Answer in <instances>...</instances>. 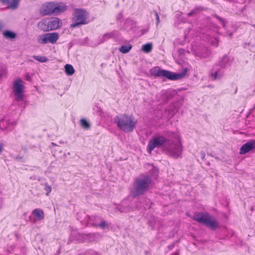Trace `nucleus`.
Wrapping results in <instances>:
<instances>
[{
	"label": "nucleus",
	"instance_id": "obj_1",
	"mask_svg": "<svg viewBox=\"0 0 255 255\" xmlns=\"http://www.w3.org/2000/svg\"><path fill=\"white\" fill-rule=\"evenodd\" d=\"M163 152L166 155L174 158H178L181 156L183 151V146L180 135L174 133L172 139H168L167 142L162 147Z\"/></svg>",
	"mask_w": 255,
	"mask_h": 255
},
{
	"label": "nucleus",
	"instance_id": "obj_2",
	"mask_svg": "<svg viewBox=\"0 0 255 255\" xmlns=\"http://www.w3.org/2000/svg\"><path fill=\"white\" fill-rule=\"evenodd\" d=\"M151 186V177L147 175H141L135 179L131 190V193L134 197L143 195Z\"/></svg>",
	"mask_w": 255,
	"mask_h": 255
},
{
	"label": "nucleus",
	"instance_id": "obj_3",
	"mask_svg": "<svg viewBox=\"0 0 255 255\" xmlns=\"http://www.w3.org/2000/svg\"><path fill=\"white\" fill-rule=\"evenodd\" d=\"M114 122L121 130L125 132L132 131L136 124V120L132 116L127 114L117 116L114 118Z\"/></svg>",
	"mask_w": 255,
	"mask_h": 255
},
{
	"label": "nucleus",
	"instance_id": "obj_4",
	"mask_svg": "<svg viewBox=\"0 0 255 255\" xmlns=\"http://www.w3.org/2000/svg\"><path fill=\"white\" fill-rule=\"evenodd\" d=\"M191 218L213 230H215L219 227L218 222L214 217L210 216L208 213L196 212Z\"/></svg>",
	"mask_w": 255,
	"mask_h": 255
},
{
	"label": "nucleus",
	"instance_id": "obj_5",
	"mask_svg": "<svg viewBox=\"0 0 255 255\" xmlns=\"http://www.w3.org/2000/svg\"><path fill=\"white\" fill-rule=\"evenodd\" d=\"M188 69L185 68L180 73H175L167 70L161 69L159 67H155L150 70V74L155 77H163L169 80H175L180 79L185 76Z\"/></svg>",
	"mask_w": 255,
	"mask_h": 255
},
{
	"label": "nucleus",
	"instance_id": "obj_6",
	"mask_svg": "<svg viewBox=\"0 0 255 255\" xmlns=\"http://www.w3.org/2000/svg\"><path fill=\"white\" fill-rule=\"evenodd\" d=\"M66 9L67 6L63 3L49 2L42 4L40 9V12L44 15L52 13L57 14L61 12L65 11Z\"/></svg>",
	"mask_w": 255,
	"mask_h": 255
},
{
	"label": "nucleus",
	"instance_id": "obj_7",
	"mask_svg": "<svg viewBox=\"0 0 255 255\" xmlns=\"http://www.w3.org/2000/svg\"><path fill=\"white\" fill-rule=\"evenodd\" d=\"M62 24L61 20L57 17L44 19L38 23V27L44 31L53 30L59 28Z\"/></svg>",
	"mask_w": 255,
	"mask_h": 255
},
{
	"label": "nucleus",
	"instance_id": "obj_8",
	"mask_svg": "<svg viewBox=\"0 0 255 255\" xmlns=\"http://www.w3.org/2000/svg\"><path fill=\"white\" fill-rule=\"evenodd\" d=\"M88 12L82 9H76L74 13L73 23L71 27L75 28L80 25L85 24L87 23Z\"/></svg>",
	"mask_w": 255,
	"mask_h": 255
},
{
	"label": "nucleus",
	"instance_id": "obj_9",
	"mask_svg": "<svg viewBox=\"0 0 255 255\" xmlns=\"http://www.w3.org/2000/svg\"><path fill=\"white\" fill-rule=\"evenodd\" d=\"M24 88V82L21 79L18 78L13 81L12 91L15 100L17 101H22L23 100Z\"/></svg>",
	"mask_w": 255,
	"mask_h": 255
},
{
	"label": "nucleus",
	"instance_id": "obj_10",
	"mask_svg": "<svg viewBox=\"0 0 255 255\" xmlns=\"http://www.w3.org/2000/svg\"><path fill=\"white\" fill-rule=\"evenodd\" d=\"M219 28L217 26H214L213 29L207 28L206 30L202 29L200 32L205 35L206 38L210 43L211 45L215 47L218 45V39L217 37V33Z\"/></svg>",
	"mask_w": 255,
	"mask_h": 255
},
{
	"label": "nucleus",
	"instance_id": "obj_11",
	"mask_svg": "<svg viewBox=\"0 0 255 255\" xmlns=\"http://www.w3.org/2000/svg\"><path fill=\"white\" fill-rule=\"evenodd\" d=\"M168 139L162 135H157L153 137L148 142L147 149L148 153H151L155 148L163 147L167 142Z\"/></svg>",
	"mask_w": 255,
	"mask_h": 255
},
{
	"label": "nucleus",
	"instance_id": "obj_12",
	"mask_svg": "<svg viewBox=\"0 0 255 255\" xmlns=\"http://www.w3.org/2000/svg\"><path fill=\"white\" fill-rule=\"evenodd\" d=\"M78 220H79L82 224L87 226H95L93 224L94 222L99 223L101 218L97 216H89L86 215L85 213H79L77 215Z\"/></svg>",
	"mask_w": 255,
	"mask_h": 255
},
{
	"label": "nucleus",
	"instance_id": "obj_13",
	"mask_svg": "<svg viewBox=\"0 0 255 255\" xmlns=\"http://www.w3.org/2000/svg\"><path fill=\"white\" fill-rule=\"evenodd\" d=\"M59 38V35L57 33H49L40 35L37 38L38 43L41 44L51 43H55Z\"/></svg>",
	"mask_w": 255,
	"mask_h": 255
},
{
	"label": "nucleus",
	"instance_id": "obj_14",
	"mask_svg": "<svg viewBox=\"0 0 255 255\" xmlns=\"http://www.w3.org/2000/svg\"><path fill=\"white\" fill-rule=\"evenodd\" d=\"M225 70L215 64L210 72L209 76L213 80H218L223 78Z\"/></svg>",
	"mask_w": 255,
	"mask_h": 255
},
{
	"label": "nucleus",
	"instance_id": "obj_15",
	"mask_svg": "<svg viewBox=\"0 0 255 255\" xmlns=\"http://www.w3.org/2000/svg\"><path fill=\"white\" fill-rule=\"evenodd\" d=\"M233 62V58L227 55L223 56L217 63V65L220 67L225 69L231 66Z\"/></svg>",
	"mask_w": 255,
	"mask_h": 255
},
{
	"label": "nucleus",
	"instance_id": "obj_16",
	"mask_svg": "<svg viewBox=\"0 0 255 255\" xmlns=\"http://www.w3.org/2000/svg\"><path fill=\"white\" fill-rule=\"evenodd\" d=\"M32 217L30 218V221L32 223H35L37 221H41L44 218V213L40 208H36L32 212Z\"/></svg>",
	"mask_w": 255,
	"mask_h": 255
},
{
	"label": "nucleus",
	"instance_id": "obj_17",
	"mask_svg": "<svg viewBox=\"0 0 255 255\" xmlns=\"http://www.w3.org/2000/svg\"><path fill=\"white\" fill-rule=\"evenodd\" d=\"M120 35L119 32L117 30H114L112 32L105 33L101 38H99L98 44L103 43L111 38L117 39L119 38Z\"/></svg>",
	"mask_w": 255,
	"mask_h": 255
},
{
	"label": "nucleus",
	"instance_id": "obj_18",
	"mask_svg": "<svg viewBox=\"0 0 255 255\" xmlns=\"http://www.w3.org/2000/svg\"><path fill=\"white\" fill-rule=\"evenodd\" d=\"M254 149H255V140H251L241 146L240 153L244 154Z\"/></svg>",
	"mask_w": 255,
	"mask_h": 255
},
{
	"label": "nucleus",
	"instance_id": "obj_19",
	"mask_svg": "<svg viewBox=\"0 0 255 255\" xmlns=\"http://www.w3.org/2000/svg\"><path fill=\"white\" fill-rule=\"evenodd\" d=\"M20 0H0V1L8 8L16 9L19 4Z\"/></svg>",
	"mask_w": 255,
	"mask_h": 255
},
{
	"label": "nucleus",
	"instance_id": "obj_20",
	"mask_svg": "<svg viewBox=\"0 0 255 255\" xmlns=\"http://www.w3.org/2000/svg\"><path fill=\"white\" fill-rule=\"evenodd\" d=\"M11 125L12 122L6 117H4L0 121V128L3 130L8 129Z\"/></svg>",
	"mask_w": 255,
	"mask_h": 255
},
{
	"label": "nucleus",
	"instance_id": "obj_21",
	"mask_svg": "<svg viewBox=\"0 0 255 255\" xmlns=\"http://www.w3.org/2000/svg\"><path fill=\"white\" fill-rule=\"evenodd\" d=\"M93 224L95 225L96 227H99L103 230L109 229L110 227V224L106 221L101 219V221L99 223L97 222H93Z\"/></svg>",
	"mask_w": 255,
	"mask_h": 255
},
{
	"label": "nucleus",
	"instance_id": "obj_22",
	"mask_svg": "<svg viewBox=\"0 0 255 255\" xmlns=\"http://www.w3.org/2000/svg\"><path fill=\"white\" fill-rule=\"evenodd\" d=\"M179 107L178 103H172L170 105L167 110L170 112V117H172L176 112H178Z\"/></svg>",
	"mask_w": 255,
	"mask_h": 255
},
{
	"label": "nucleus",
	"instance_id": "obj_23",
	"mask_svg": "<svg viewBox=\"0 0 255 255\" xmlns=\"http://www.w3.org/2000/svg\"><path fill=\"white\" fill-rule=\"evenodd\" d=\"M135 23L134 21L128 19L126 20L125 25H124V29L126 30H129L133 28V27L135 26Z\"/></svg>",
	"mask_w": 255,
	"mask_h": 255
},
{
	"label": "nucleus",
	"instance_id": "obj_24",
	"mask_svg": "<svg viewBox=\"0 0 255 255\" xmlns=\"http://www.w3.org/2000/svg\"><path fill=\"white\" fill-rule=\"evenodd\" d=\"M7 73V68L5 65L0 63V81L3 77H6Z\"/></svg>",
	"mask_w": 255,
	"mask_h": 255
},
{
	"label": "nucleus",
	"instance_id": "obj_25",
	"mask_svg": "<svg viewBox=\"0 0 255 255\" xmlns=\"http://www.w3.org/2000/svg\"><path fill=\"white\" fill-rule=\"evenodd\" d=\"M203 51H195V55L197 56H198L201 58H206L208 56V55L209 54V52L208 50V49L206 47H204L202 49Z\"/></svg>",
	"mask_w": 255,
	"mask_h": 255
},
{
	"label": "nucleus",
	"instance_id": "obj_26",
	"mask_svg": "<svg viewBox=\"0 0 255 255\" xmlns=\"http://www.w3.org/2000/svg\"><path fill=\"white\" fill-rule=\"evenodd\" d=\"M160 95L162 96V101L163 102L168 101L171 97V93L169 91H162Z\"/></svg>",
	"mask_w": 255,
	"mask_h": 255
},
{
	"label": "nucleus",
	"instance_id": "obj_27",
	"mask_svg": "<svg viewBox=\"0 0 255 255\" xmlns=\"http://www.w3.org/2000/svg\"><path fill=\"white\" fill-rule=\"evenodd\" d=\"M65 72L67 75L71 76L74 73L75 70L71 65L67 64L65 66Z\"/></svg>",
	"mask_w": 255,
	"mask_h": 255
},
{
	"label": "nucleus",
	"instance_id": "obj_28",
	"mask_svg": "<svg viewBox=\"0 0 255 255\" xmlns=\"http://www.w3.org/2000/svg\"><path fill=\"white\" fill-rule=\"evenodd\" d=\"M3 35L5 38L7 39H13L15 38L16 34L9 30H5L3 32Z\"/></svg>",
	"mask_w": 255,
	"mask_h": 255
},
{
	"label": "nucleus",
	"instance_id": "obj_29",
	"mask_svg": "<svg viewBox=\"0 0 255 255\" xmlns=\"http://www.w3.org/2000/svg\"><path fill=\"white\" fill-rule=\"evenodd\" d=\"M84 236V238L85 239H88L90 242L96 240L98 237H100V236L99 234H89L85 235Z\"/></svg>",
	"mask_w": 255,
	"mask_h": 255
},
{
	"label": "nucleus",
	"instance_id": "obj_30",
	"mask_svg": "<svg viewBox=\"0 0 255 255\" xmlns=\"http://www.w3.org/2000/svg\"><path fill=\"white\" fill-rule=\"evenodd\" d=\"M132 48V45L131 44H128L127 45H123L121 47V48L119 49V50L122 53H127Z\"/></svg>",
	"mask_w": 255,
	"mask_h": 255
},
{
	"label": "nucleus",
	"instance_id": "obj_31",
	"mask_svg": "<svg viewBox=\"0 0 255 255\" xmlns=\"http://www.w3.org/2000/svg\"><path fill=\"white\" fill-rule=\"evenodd\" d=\"M81 126L85 129H88L90 128V124L85 119H82L80 120Z\"/></svg>",
	"mask_w": 255,
	"mask_h": 255
},
{
	"label": "nucleus",
	"instance_id": "obj_32",
	"mask_svg": "<svg viewBox=\"0 0 255 255\" xmlns=\"http://www.w3.org/2000/svg\"><path fill=\"white\" fill-rule=\"evenodd\" d=\"M152 48V45L150 43L144 44L142 46V50L145 53L150 52Z\"/></svg>",
	"mask_w": 255,
	"mask_h": 255
},
{
	"label": "nucleus",
	"instance_id": "obj_33",
	"mask_svg": "<svg viewBox=\"0 0 255 255\" xmlns=\"http://www.w3.org/2000/svg\"><path fill=\"white\" fill-rule=\"evenodd\" d=\"M43 186L44 187V190L46 192V195L48 196L52 190L51 186L49 185L47 183H44Z\"/></svg>",
	"mask_w": 255,
	"mask_h": 255
},
{
	"label": "nucleus",
	"instance_id": "obj_34",
	"mask_svg": "<svg viewBox=\"0 0 255 255\" xmlns=\"http://www.w3.org/2000/svg\"><path fill=\"white\" fill-rule=\"evenodd\" d=\"M33 58L41 62H45L47 61V58L45 56H33Z\"/></svg>",
	"mask_w": 255,
	"mask_h": 255
},
{
	"label": "nucleus",
	"instance_id": "obj_35",
	"mask_svg": "<svg viewBox=\"0 0 255 255\" xmlns=\"http://www.w3.org/2000/svg\"><path fill=\"white\" fill-rule=\"evenodd\" d=\"M84 255H100L98 252L92 250H89L87 251L84 254Z\"/></svg>",
	"mask_w": 255,
	"mask_h": 255
},
{
	"label": "nucleus",
	"instance_id": "obj_36",
	"mask_svg": "<svg viewBox=\"0 0 255 255\" xmlns=\"http://www.w3.org/2000/svg\"><path fill=\"white\" fill-rule=\"evenodd\" d=\"M215 17L221 22L223 27L225 26V21L222 17L218 15H216Z\"/></svg>",
	"mask_w": 255,
	"mask_h": 255
},
{
	"label": "nucleus",
	"instance_id": "obj_37",
	"mask_svg": "<svg viewBox=\"0 0 255 255\" xmlns=\"http://www.w3.org/2000/svg\"><path fill=\"white\" fill-rule=\"evenodd\" d=\"M154 14H155V15L156 16V26H157L159 23V15L157 13V12L155 11H153Z\"/></svg>",
	"mask_w": 255,
	"mask_h": 255
},
{
	"label": "nucleus",
	"instance_id": "obj_38",
	"mask_svg": "<svg viewBox=\"0 0 255 255\" xmlns=\"http://www.w3.org/2000/svg\"><path fill=\"white\" fill-rule=\"evenodd\" d=\"M196 11H197L196 10L194 9V10H193L191 11L190 12H189L187 14V15H188V16H192V15H193V14H195V13H196Z\"/></svg>",
	"mask_w": 255,
	"mask_h": 255
},
{
	"label": "nucleus",
	"instance_id": "obj_39",
	"mask_svg": "<svg viewBox=\"0 0 255 255\" xmlns=\"http://www.w3.org/2000/svg\"><path fill=\"white\" fill-rule=\"evenodd\" d=\"M4 24L1 21H0V32L3 28H4Z\"/></svg>",
	"mask_w": 255,
	"mask_h": 255
},
{
	"label": "nucleus",
	"instance_id": "obj_40",
	"mask_svg": "<svg viewBox=\"0 0 255 255\" xmlns=\"http://www.w3.org/2000/svg\"><path fill=\"white\" fill-rule=\"evenodd\" d=\"M25 78L27 81H30L31 80V77L28 73L25 75Z\"/></svg>",
	"mask_w": 255,
	"mask_h": 255
},
{
	"label": "nucleus",
	"instance_id": "obj_41",
	"mask_svg": "<svg viewBox=\"0 0 255 255\" xmlns=\"http://www.w3.org/2000/svg\"><path fill=\"white\" fill-rule=\"evenodd\" d=\"M149 30V28H147L146 29H142L141 30V32H142V34H144V33H146Z\"/></svg>",
	"mask_w": 255,
	"mask_h": 255
},
{
	"label": "nucleus",
	"instance_id": "obj_42",
	"mask_svg": "<svg viewBox=\"0 0 255 255\" xmlns=\"http://www.w3.org/2000/svg\"><path fill=\"white\" fill-rule=\"evenodd\" d=\"M123 16V13L122 12H120L117 16V19H121Z\"/></svg>",
	"mask_w": 255,
	"mask_h": 255
},
{
	"label": "nucleus",
	"instance_id": "obj_43",
	"mask_svg": "<svg viewBox=\"0 0 255 255\" xmlns=\"http://www.w3.org/2000/svg\"><path fill=\"white\" fill-rule=\"evenodd\" d=\"M200 154H201V156L202 158L204 159L205 156V153L203 151H202V152H201Z\"/></svg>",
	"mask_w": 255,
	"mask_h": 255
},
{
	"label": "nucleus",
	"instance_id": "obj_44",
	"mask_svg": "<svg viewBox=\"0 0 255 255\" xmlns=\"http://www.w3.org/2000/svg\"><path fill=\"white\" fill-rule=\"evenodd\" d=\"M2 149H3V147H2V146L0 145V154H1L2 151Z\"/></svg>",
	"mask_w": 255,
	"mask_h": 255
},
{
	"label": "nucleus",
	"instance_id": "obj_45",
	"mask_svg": "<svg viewBox=\"0 0 255 255\" xmlns=\"http://www.w3.org/2000/svg\"><path fill=\"white\" fill-rule=\"evenodd\" d=\"M174 247V245H171V246H169V248L170 250L172 249V248Z\"/></svg>",
	"mask_w": 255,
	"mask_h": 255
},
{
	"label": "nucleus",
	"instance_id": "obj_46",
	"mask_svg": "<svg viewBox=\"0 0 255 255\" xmlns=\"http://www.w3.org/2000/svg\"><path fill=\"white\" fill-rule=\"evenodd\" d=\"M172 255H179V254L177 252H176V253L173 254Z\"/></svg>",
	"mask_w": 255,
	"mask_h": 255
},
{
	"label": "nucleus",
	"instance_id": "obj_47",
	"mask_svg": "<svg viewBox=\"0 0 255 255\" xmlns=\"http://www.w3.org/2000/svg\"><path fill=\"white\" fill-rule=\"evenodd\" d=\"M51 144H52V145H54V146H56V144H55V143H53V142H52V143H51Z\"/></svg>",
	"mask_w": 255,
	"mask_h": 255
},
{
	"label": "nucleus",
	"instance_id": "obj_48",
	"mask_svg": "<svg viewBox=\"0 0 255 255\" xmlns=\"http://www.w3.org/2000/svg\"><path fill=\"white\" fill-rule=\"evenodd\" d=\"M128 210H122L121 212H124V211H128Z\"/></svg>",
	"mask_w": 255,
	"mask_h": 255
},
{
	"label": "nucleus",
	"instance_id": "obj_49",
	"mask_svg": "<svg viewBox=\"0 0 255 255\" xmlns=\"http://www.w3.org/2000/svg\"><path fill=\"white\" fill-rule=\"evenodd\" d=\"M253 26L255 28V25H253Z\"/></svg>",
	"mask_w": 255,
	"mask_h": 255
}]
</instances>
